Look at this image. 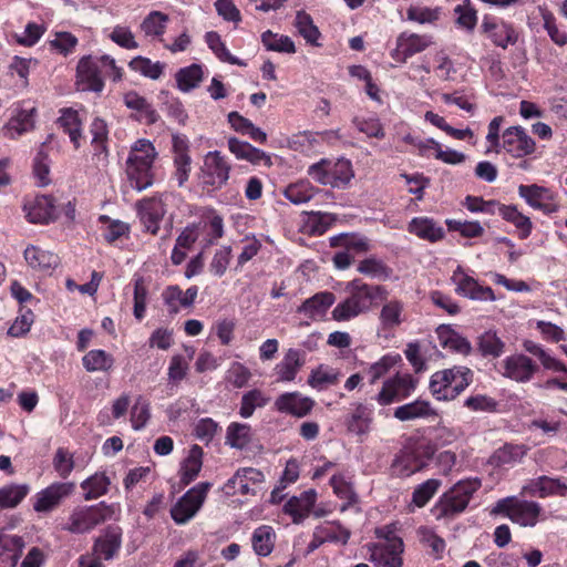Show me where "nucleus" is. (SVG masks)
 <instances>
[{
	"label": "nucleus",
	"mask_w": 567,
	"mask_h": 567,
	"mask_svg": "<svg viewBox=\"0 0 567 567\" xmlns=\"http://www.w3.org/2000/svg\"><path fill=\"white\" fill-rule=\"evenodd\" d=\"M349 297L339 302L332 310L331 316L336 321H349L361 313L369 311L375 298H385V289L381 286H370L360 279H354L347 285Z\"/></svg>",
	"instance_id": "nucleus-1"
},
{
	"label": "nucleus",
	"mask_w": 567,
	"mask_h": 567,
	"mask_svg": "<svg viewBox=\"0 0 567 567\" xmlns=\"http://www.w3.org/2000/svg\"><path fill=\"white\" fill-rule=\"evenodd\" d=\"M157 156L148 140H137L131 147L126 159V175L133 188L142 192L154 183L153 164Z\"/></svg>",
	"instance_id": "nucleus-2"
},
{
	"label": "nucleus",
	"mask_w": 567,
	"mask_h": 567,
	"mask_svg": "<svg viewBox=\"0 0 567 567\" xmlns=\"http://www.w3.org/2000/svg\"><path fill=\"white\" fill-rule=\"evenodd\" d=\"M308 175L321 185L344 188L354 177V172L349 159L322 158L308 167Z\"/></svg>",
	"instance_id": "nucleus-3"
},
{
	"label": "nucleus",
	"mask_w": 567,
	"mask_h": 567,
	"mask_svg": "<svg viewBox=\"0 0 567 567\" xmlns=\"http://www.w3.org/2000/svg\"><path fill=\"white\" fill-rule=\"evenodd\" d=\"M377 535L385 538V543L367 545L369 560L377 567H402L403 540L390 530L378 529Z\"/></svg>",
	"instance_id": "nucleus-4"
},
{
	"label": "nucleus",
	"mask_w": 567,
	"mask_h": 567,
	"mask_svg": "<svg viewBox=\"0 0 567 567\" xmlns=\"http://www.w3.org/2000/svg\"><path fill=\"white\" fill-rule=\"evenodd\" d=\"M112 514V507L104 502L92 506H79L73 509L63 529L72 534H85L104 523Z\"/></svg>",
	"instance_id": "nucleus-5"
},
{
	"label": "nucleus",
	"mask_w": 567,
	"mask_h": 567,
	"mask_svg": "<svg viewBox=\"0 0 567 567\" xmlns=\"http://www.w3.org/2000/svg\"><path fill=\"white\" fill-rule=\"evenodd\" d=\"M543 512L542 506L532 501H518L507 497L497 502L493 513L505 514L513 523L524 527L535 526Z\"/></svg>",
	"instance_id": "nucleus-6"
},
{
	"label": "nucleus",
	"mask_w": 567,
	"mask_h": 567,
	"mask_svg": "<svg viewBox=\"0 0 567 567\" xmlns=\"http://www.w3.org/2000/svg\"><path fill=\"white\" fill-rule=\"evenodd\" d=\"M481 487L478 480H466L456 483L441 498L437 509L440 516L453 517L462 513L468 505L472 495Z\"/></svg>",
	"instance_id": "nucleus-7"
},
{
	"label": "nucleus",
	"mask_w": 567,
	"mask_h": 567,
	"mask_svg": "<svg viewBox=\"0 0 567 567\" xmlns=\"http://www.w3.org/2000/svg\"><path fill=\"white\" fill-rule=\"evenodd\" d=\"M210 486L207 482L199 483L187 491L171 509L173 520L178 525L190 520L204 504Z\"/></svg>",
	"instance_id": "nucleus-8"
},
{
	"label": "nucleus",
	"mask_w": 567,
	"mask_h": 567,
	"mask_svg": "<svg viewBox=\"0 0 567 567\" xmlns=\"http://www.w3.org/2000/svg\"><path fill=\"white\" fill-rule=\"evenodd\" d=\"M230 165L218 151L208 152L203 161L199 181L204 187L220 189L228 181Z\"/></svg>",
	"instance_id": "nucleus-9"
},
{
	"label": "nucleus",
	"mask_w": 567,
	"mask_h": 567,
	"mask_svg": "<svg viewBox=\"0 0 567 567\" xmlns=\"http://www.w3.org/2000/svg\"><path fill=\"white\" fill-rule=\"evenodd\" d=\"M416 388V380L411 374H399L386 379L379 393L372 400L382 406L390 405L411 395Z\"/></svg>",
	"instance_id": "nucleus-10"
},
{
	"label": "nucleus",
	"mask_w": 567,
	"mask_h": 567,
	"mask_svg": "<svg viewBox=\"0 0 567 567\" xmlns=\"http://www.w3.org/2000/svg\"><path fill=\"white\" fill-rule=\"evenodd\" d=\"M434 450L430 445L419 446L414 450L401 451L392 463L393 473L400 477H408L426 466L432 458Z\"/></svg>",
	"instance_id": "nucleus-11"
},
{
	"label": "nucleus",
	"mask_w": 567,
	"mask_h": 567,
	"mask_svg": "<svg viewBox=\"0 0 567 567\" xmlns=\"http://www.w3.org/2000/svg\"><path fill=\"white\" fill-rule=\"evenodd\" d=\"M451 281L455 286V292L462 297L478 301L495 300L492 288L480 285L476 279L465 274L461 266L453 271Z\"/></svg>",
	"instance_id": "nucleus-12"
},
{
	"label": "nucleus",
	"mask_w": 567,
	"mask_h": 567,
	"mask_svg": "<svg viewBox=\"0 0 567 567\" xmlns=\"http://www.w3.org/2000/svg\"><path fill=\"white\" fill-rule=\"evenodd\" d=\"M136 209L144 230L156 235L159 230V223L166 214V205L163 198H143L136 203Z\"/></svg>",
	"instance_id": "nucleus-13"
},
{
	"label": "nucleus",
	"mask_w": 567,
	"mask_h": 567,
	"mask_svg": "<svg viewBox=\"0 0 567 567\" xmlns=\"http://www.w3.org/2000/svg\"><path fill=\"white\" fill-rule=\"evenodd\" d=\"M534 140L526 134L520 126H511L502 135V143L498 147L516 158L530 155L535 152Z\"/></svg>",
	"instance_id": "nucleus-14"
},
{
	"label": "nucleus",
	"mask_w": 567,
	"mask_h": 567,
	"mask_svg": "<svg viewBox=\"0 0 567 567\" xmlns=\"http://www.w3.org/2000/svg\"><path fill=\"white\" fill-rule=\"evenodd\" d=\"M76 85L80 91L101 92L104 87L102 70L90 55L83 56L76 66Z\"/></svg>",
	"instance_id": "nucleus-15"
},
{
	"label": "nucleus",
	"mask_w": 567,
	"mask_h": 567,
	"mask_svg": "<svg viewBox=\"0 0 567 567\" xmlns=\"http://www.w3.org/2000/svg\"><path fill=\"white\" fill-rule=\"evenodd\" d=\"M315 404V400L295 391L280 394L276 399L274 408L280 413L300 419L307 416L313 409Z\"/></svg>",
	"instance_id": "nucleus-16"
},
{
	"label": "nucleus",
	"mask_w": 567,
	"mask_h": 567,
	"mask_svg": "<svg viewBox=\"0 0 567 567\" xmlns=\"http://www.w3.org/2000/svg\"><path fill=\"white\" fill-rule=\"evenodd\" d=\"M75 488L72 482L53 483L37 495L33 507L35 512H49L56 507L64 498L70 496Z\"/></svg>",
	"instance_id": "nucleus-17"
},
{
	"label": "nucleus",
	"mask_w": 567,
	"mask_h": 567,
	"mask_svg": "<svg viewBox=\"0 0 567 567\" xmlns=\"http://www.w3.org/2000/svg\"><path fill=\"white\" fill-rule=\"evenodd\" d=\"M503 375L516 382H528L534 373L538 370V365L525 354H513L503 361Z\"/></svg>",
	"instance_id": "nucleus-18"
},
{
	"label": "nucleus",
	"mask_w": 567,
	"mask_h": 567,
	"mask_svg": "<svg viewBox=\"0 0 567 567\" xmlns=\"http://www.w3.org/2000/svg\"><path fill=\"white\" fill-rule=\"evenodd\" d=\"M27 218L32 224H49L58 217L54 198L47 195L37 196L23 207Z\"/></svg>",
	"instance_id": "nucleus-19"
},
{
	"label": "nucleus",
	"mask_w": 567,
	"mask_h": 567,
	"mask_svg": "<svg viewBox=\"0 0 567 567\" xmlns=\"http://www.w3.org/2000/svg\"><path fill=\"white\" fill-rule=\"evenodd\" d=\"M122 546V528L116 525H109L103 533L94 540L93 550L105 560L115 557Z\"/></svg>",
	"instance_id": "nucleus-20"
},
{
	"label": "nucleus",
	"mask_w": 567,
	"mask_h": 567,
	"mask_svg": "<svg viewBox=\"0 0 567 567\" xmlns=\"http://www.w3.org/2000/svg\"><path fill=\"white\" fill-rule=\"evenodd\" d=\"M432 43L427 35L403 32L396 40V48L392 56L405 61L408 58L424 51Z\"/></svg>",
	"instance_id": "nucleus-21"
},
{
	"label": "nucleus",
	"mask_w": 567,
	"mask_h": 567,
	"mask_svg": "<svg viewBox=\"0 0 567 567\" xmlns=\"http://www.w3.org/2000/svg\"><path fill=\"white\" fill-rule=\"evenodd\" d=\"M317 501V493L315 489H308L298 496H292L284 506L286 514L292 517L295 524H300L306 517L309 516Z\"/></svg>",
	"instance_id": "nucleus-22"
},
{
	"label": "nucleus",
	"mask_w": 567,
	"mask_h": 567,
	"mask_svg": "<svg viewBox=\"0 0 567 567\" xmlns=\"http://www.w3.org/2000/svg\"><path fill=\"white\" fill-rule=\"evenodd\" d=\"M336 296L330 291H320L306 299L297 312L305 315L310 320L323 317L327 310L334 303Z\"/></svg>",
	"instance_id": "nucleus-23"
},
{
	"label": "nucleus",
	"mask_w": 567,
	"mask_h": 567,
	"mask_svg": "<svg viewBox=\"0 0 567 567\" xmlns=\"http://www.w3.org/2000/svg\"><path fill=\"white\" fill-rule=\"evenodd\" d=\"M228 148L238 159L248 161L254 165L264 164L267 167L272 165L271 157L267 153L236 137L228 138Z\"/></svg>",
	"instance_id": "nucleus-24"
},
{
	"label": "nucleus",
	"mask_w": 567,
	"mask_h": 567,
	"mask_svg": "<svg viewBox=\"0 0 567 567\" xmlns=\"http://www.w3.org/2000/svg\"><path fill=\"white\" fill-rule=\"evenodd\" d=\"M373 421V406L369 403H357L353 412L348 416L346 424L348 431L357 435H364L370 431Z\"/></svg>",
	"instance_id": "nucleus-25"
},
{
	"label": "nucleus",
	"mask_w": 567,
	"mask_h": 567,
	"mask_svg": "<svg viewBox=\"0 0 567 567\" xmlns=\"http://www.w3.org/2000/svg\"><path fill=\"white\" fill-rule=\"evenodd\" d=\"M35 109H16V113L11 115L9 122L3 127L4 135L9 138H17L34 126Z\"/></svg>",
	"instance_id": "nucleus-26"
},
{
	"label": "nucleus",
	"mask_w": 567,
	"mask_h": 567,
	"mask_svg": "<svg viewBox=\"0 0 567 567\" xmlns=\"http://www.w3.org/2000/svg\"><path fill=\"white\" fill-rule=\"evenodd\" d=\"M482 29L495 45L503 49L517 41V33L511 24L504 22L495 23L485 19L482 23Z\"/></svg>",
	"instance_id": "nucleus-27"
},
{
	"label": "nucleus",
	"mask_w": 567,
	"mask_h": 567,
	"mask_svg": "<svg viewBox=\"0 0 567 567\" xmlns=\"http://www.w3.org/2000/svg\"><path fill=\"white\" fill-rule=\"evenodd\" d=\"M379 321L382 330H394L404 321V303L398 299L386 300L381 308Z\"/></svg>",
	"instance_id": "nucleus-28"
},
{
	"label": "nucleus",
	"mask_w": 567,
	"mask_h": 567,
	"mask_svg": "<svg viewBox=\"0 0 567 567\" xmlns=\"http://www.w3.org/2000/svg\"><path fill=\"white\" fill-rule=\"evenodd\" d=\"M24 259L30 267L38 270L54 269L60 264L58 255L37 246L25 248Z\"/></svg>",
	"instance_id": "nucleus-29"
},
{
	"label": "nucleus",
	"mask_w": 567,
	"mask_h": 567,
	"mask_svg": "<svg viewBox=\"0 0 567 567\" xmlns=\"http://www.w3.org/2000/svg\"><path fill=\"white\" fill-rule=\"evenodd\" d=\"M409 231L421 239L435 243L443 238L444 229L427 217L413 218L408 227Z\"/></svg>",
	"instance_id": "nucleus-30"
},
{
	"label": "nucleus",
	"mask_w": 567,
	"mask_h": 567,
	"mask_svg": "<svg viewBox=\"0 0 567 567\" xmlns=\"http://www.w3.org/2000/svg\"><path fill=\"white\" fill-rule=\"evenodd\" d=\"M436 333L440 344L443 348L464 355L471 353V342L450 327L441 326L437 328Z\"/></svg>",
	"instance_id": "nucleus-31"
},
{
	"label": "nucleus",
	"mask_w": 567,
	"mask_h": 567,
	"mask_svg": "<svg viewBox=\"0 0 567 567\" xmlns=\"http://www.w3.org/2000/svg\"><path fill=\"white\" fill-rule=\"evenodd\" d=\"M394 417L405 422L415 419H424L436 416V411L431 406L430 402L424 400H415L414 402L398 406L394 410Z\"/></svg>",
	"instance_id": "nucleus-32"
},
{
	"label": "nucleus",
	"mask_w": 567,
	"mask_h": 567,
	"mask_svg": "<svg viewBox=\"0 0 567 567\" xmlns=\"http://www.w3.org/2000/svg\"><path fill=\"white\" fill-rule=\"evenodd\" d=\"M302 353L296 349H289L282 361L277 364L276 371L280 381H293L298 371L303 367Z\"/></svg>",
	"instance_id": "nucleus-33"
},
{
	"label": "nucleus",
	"mask_w": 567,
	"mask_h": 567,
	"mask_svg": "<svg viewBox=\"0 0 567 567\" xmlns=\"http://www.w3.org/2000/svg\"><path fill=\"white\" fill-rule=\"evenodd\" d=\"M203 449L198 445H193L189 450L188 456L183 461L179 476L181 484L187 486L199 474L203 465Z\"/></svg>",
	"instance_id": "nucleus-34"
},
{
	"label": "nucleus",
	"mask_w": 567,
	"mask_h": 567,
	"mask_svg": "<svg viewBox=\"0 0 567 567\" xmlns=\"http://www.w3.org/2000/svg\"><path fill=\"white\" fill-rule=\"evenodd\" d=\"M58 125L70 136L75 148L80 147L82 136V120L74 109H64L56 121Z\"/></svg>",
	"instance_id": "nucleus-35"
},
{
	"label": "nucleus",
	"mask_w": 567,
	"mask_h": 567,
	"mask_svg": "<svg viewBox=\"0 0 567 567\" xmlns=\"http://www.w3.org/2000/svg\"><path fill=\"white\" fill-rule=\"evenodd\" d=\"M276 542L272 527L262 525L256 528L251 535V546L256 555L266 557L271 554Z\"/></svg>",
	"instance_id": "nucleus-36"
},
{
	"label": "nucleus",
	"mask_w": 567,
	"mask_h": 567,
	"mask_svg": "<svg viewBox=\"0 0 567 567\" xmlns=\"http://www.w3.org/2000/svg\"><path fill=\"white\" fill-rule=\"evenodd\" d=\"M457 365L450 369H444L433 373L430 380V391L432 395L440 401H443V395L449 393L452 389L453 381L455 378V370Z\"/></svg>",
	"instance_id": "nucleus-37"
},
{
	"label": "nucleus",
	"mask_w": 567,
	"mask_h": 567,
	"mask_svg": "<svg viewBox=\"0 0 567 567\" xmlns=\"http://www.w3.org/2000/svg\"><path fill=\"white\" fill-rule=\"evenodd\" d=\"M499 215L518 229L520 238L525 239L530 235L533 224L529 217L518 212L516 206L505 205L504 207H499Z\"/></svg>",
	"instance_id": "nucleus-38"
},
{
	"label": "nucleus",
	"mask_w": 567,
	"mask_h": 567,
	"mask_svg": "<svg viewBox=\"0 0 567 567\" xmlns=\"http://www.w3.org/2000/svg\"><path fill=\"white\" fill-rule=\"evenodd\" d=\"M270 402V396L261 390L254 389L243 394L239 415L244 419L250 417L257 408H265Z\"/></svg>",
	"instance_id": "nucleus-39"
},
{
	"label": "nucleus",
	"mask_w": 567,
	"mask_h": 567,
	"mask_svg": "<svg viewBox=\"0 0 567 567\" xmlns=\"http://www.w3.org/2000/svg\"><path fill=\"white\" fill-rule=\"evenodd\" d=\"M251 441V427L246 423L233 422L226 431V444L234 449L243 450Z\"/></svg>",
	"instance_id": "nucleus-40"
},
{
	"label": "nucleus",
	"mask_w": 567,
	"mask_h": 567,
	"mask_svg": "<svg viewBox=\"0 0 567 567\" xmlns=\"http://www.w3.org/2000/svg\"><path fill=\"white\" fill-rule=\"evenodd\" d=\"M295 27L298 33L311 45H320L318 39L321 33L309 13L303 10L297 11Z\"/></svg>",
	"instance_id": "nucleus-41"
},
{
	"label": "nucleus",
	"mask_w": 567,
	"mask_h": 567,
	"mask_svg": "<svg viewBox=\"0 0 567 567\" xmlns=\"http://www.w3.org/2000/svg\"><path fill=\"white\" fill-rule=\"evenodd\" d=\"M111 482L104 473H95L81 483V488L84 491V499H96L109 491Z\"/></svg>",
	"instance_id": "nucleus-42"
},
{
	"label": "nucleus",
	"mask_w": 567,
	"mask_h": 567,
	"mask_svg": "<svg viewBox=\"0 0 567 567\" xmlns=\"http://www.w3.org/2000/svg\"><path fill=\"white\" fill-rule=\"evenodd\" d=\"M317 192L318 189L310 182L299 181L288 185L284 190V195L290 203L301 205L309 202Z\"/></svg>",
	"instance_id": "nucleus-43"
},
{
	"label": "nucleus",
	"mask_w": 567,
	"mask_h": 567,
	"mask_svg": "<svg viewBox=\"0 0 567 567\" xmlns=\"http://www.w3.org/2000/svg\"><path fill=\"white\" fill-rule=\"evenodd\" d=\"M524 455L523 446L505 444L497 449L489 457V464L496 467L514 464Z\"/></svg>",
	"instance_id": "nucleus-44"
},
{
	"label": "nucleus",
	"mask_w": 567,
	"mask_h": 567,
	"mask_svg": "<svg viewBox=\"0 0 567 567\" xmlns=\"http://www.w3.org/2000/svg\"><path fill=\"white\" fill-rule=\"evenodd\" d=\"M82 362L89 372L109 371L114 364V359L104 350H91L83 357Z\"/></svg>",
	"instance_id": "nucleus-45"
},
{
	"label": "nucleus",
	"mask_w": 567,
	"mask_h": 567,
	"mask_svg": "<svg viewBox=\"0 0 567 567\" xmlns=\"http://www.w3.org/2000/svg\"><path fill=\"white\" fill-rule=\"evenodd\" d=\"M177 86L181 91L188 92L198 86L203 79V70L198 64H192L187 68L181 69L176 73Z\"/></svg>",
	"instance_id": "nucleus-46"
},
{
	"label": "nucleus",
	"mask_w": 567,
	"mask_h": 567,
	"mask_svg": "<svg viewBox=\"0 0 567 567\" xmlns=\"http://www.w3.org/2000/svg\"><path fill=\"white\" fill-rule=\"evenodd\" d=\"M518 194L526 203L533 208L537 209L544 200H551L554 198L551 192L545 187L533 185H519Z\"/></svg>",
	"instance_id": "nucleus-47"
},
{
	"label": "nucleus",
	"mask_w": 567,
	"mask_h": 567,
	"mask_svg": "<svg viewBox=\"0 0 567 567\" xmlns=\"http://www.w3.org/2000/svg\"><path fill=\"white\" fill-rule=\"evenodd\" d=\"M261 42L268 51H276L282 53H295L296 47L293 41L288 35H279L272 33L270 30L261 34Z\"/></svg>",
	"instance_id": "nucleus-48"
},
{
	"label": "nucleus",
	"mask_w": 567,
	"mask_h": 567,
	"mask_svg": "<svg viewBox=\"0 0 567 567\" xmlns=\"http://www.w3.org/2000/svg\"><path fill=\"white\" fill-rule=\"evenodd\" d=\"M332 247H344L348 251L353 250L355 252H367L371 249L369 238L362 235H341L339 237L331 238Z\"/></svg>",
	"instance_id": "nucleus-49"
},
{
	"label": "nucleus",
	"mask_w": 567,
	"mask_h": 567,
	"mask_svg": "<svg viewBox=\"0 0 567 567\" xmlns=\"http://www.w3.org/2000/svg\"><path fill=\"white\" fill-rule=\"evenodd\" d=\"M205 41L208 48L215 53V55L223 62H227L234 65H243L244 63L230 54L225 43L221 41L220 35L215 31H209L205 34Z\"/></svg>",
	"instance_id": "nucleus-50"
},
{
	"label": "nucleus",
	"mask_w": 567,
	"mask_h": 567,
	"mask_svg": "<svg viewBox=\"0 0 567 567\" xmlns=\"http://www.w3.org/2000/svg\"><path fill=\"white\" fill-rule=\"evenodd\" d=\"M28 485H6L0 488V507L13 508L18 506L21 501L28 495Z\"/></svg>",
	"instance_id": "nucleus-51"
},
{
	"label": "nucleus",
	"mask_w": 567,
	"mask_h": 567,
	"mask_svg": "<svg viewBox=\"0 0 567 567\" xmlns=\"http://www.w3.org/2000/svg\"><path fill=\"white\" fill-rule=\"evenodd\" d=\"M339 375L340 373L334 369L319 365L317 369L311 371L308 384L313 389L322 390L327 385L338 383Z\"/></svg>",
	"instance_id": "nucleus-52"
},
{
	"label": "nucleus",
	"mask_w": 567,
	"mask_h": 567,
	"mask_svg": "<svg viewBox=\"0 0 567 567\" xmlns=\"http://www.w3.org/2000/svg\"><path fill=\"white\" fill-rule=\"evenodd\" d=\"M358 271L371 278L386 280L390 278L392 270L382 260L370 257L360 261Z\"/></svg>",
	"instance_id": "nucleus-53"
},
{
	"label": "nucleus",
	"mask_w": 567,
	"mask_h": 567,
	"mask_svg": "<svg viewBox=\"0 0 567 567\" xmlns=\"http://www.w3.org/2000/svg\"><path fill=\"white\" fill-rule=\"evenodd\" d=\"M533 486L538 491L540 497L549 495L566 496L567 485L559 478H551L548 476H539Z\"/></svg>",
	"instance_id": "nucleus-54"
},
{
	"label": "nucleus",
	"mask_w": 567,
	"mask_h": 567,
	"mask_svg": "<svg viewBox=\"0 0 567 567\" xmlns=\"http://www.w3.org/2000/svg\"><path fill=\"white\" fill-rule=\"evenodd\" d=\"M452 389L447 394L443 395V401L454 400L473 381V372L467 367L457 365Z\"/></svg>",
	"instance_id": "nucleus-55"
},
{
	"label": "nucleus",
	"mask_w": 567,
	"mask_h": 567,
	"mask_svg": "<svg viewBox=\"0 0 567 567\" xmlns=\"http://www.w3.org/2000/svg\"><path fill=\"white\" fill-rule=\"evenodd\" d=\"M330 484L333 488L334 494L343 499L346 503L342 505L341 511H344L348 506L357 503L358 496L353 491L352 485L346 481L342 475H333L330 478Z\"/></svg>",
	"instance_id": "nucleus-56"
},
{
	"label": "nucleus",
	"mask_w": 567,
	"mask_h": 567,
	"mask_svg": "<svg viewBox=\"0 0 567 567\" xmlns=\"http://www.w3.org/2000/svg\"><path fill=\"white\" fill-rule=\"evenodd\" d=\"M504 342L494 331H486L478 338V349L484 357H499L504 351Z\"/></svg>",
	"instance_id": "nucleus-57"
},
{
	"label": "nucleus",
	"mask_w": 567,
	"mask_h": 567,
	"mask_svg": "<svg viewBox=\"0 0 567 567\" xmlns=\"http://www.w3.org/2000/svg\"><path fill=\"white\" fill-rule=\"evenodd\" d=\"M47 142L42 143L41 148L38 151L34 163H33V174L38 181L39 186H47L50 184V166H49V155L44 152V146Z\"/></svg>",
	"instance_id": "nucleus-58"
},
{
	"label": "nucleus",
	"mask_w": 567,
	"mask_h": 567,
	"mask_svg": "<svg viewBox=\"0 0 567 567\" xmlns=\"http://www.w3.org/2000/svg\"><path fill=\"white\" fill-rule=\"evenodd\" d=\"M130 68L144 76L156 80L162 75L164 65L159 62L153 63L147 58L136 56L130 62Z\"/></svg>",
	"instance_id": "nucleus-59"
},
{
	"label": "nucleus",
	"mask_w": 567,
	"mask_h": 567,
	"mask_svg": "<svg viewBox=\"0 0 567 567\" xmlns=\"http://www.w3.org/2000/svg\"><path fill=\"white\" fill-rule=\"evenodd\" d=\"M324 543H340L346 545L351 536L348 528L339 523L318 526Z\"/></svg>",
	"instance_id": "nucleus-60"
},
{
	"label": "nucleus",
	"mask_w": 567,
	"mask_h": 567,
	"mask_svg": "<svg viewBox=\"0 0 567 567\" xmlns=\"http://www.w3.org/2000/svg\"><path fill=\"white\" fill-rule=\"evenodd\" d=\"M497 401L486 394H473L464 401V406L472 412L494 413L497 410Z\"/></svg>",
	"instance_id": "nucleus-61"
},
{
	"label": "nucleus",
	"mask_w": 567,
	"mask_h": 567,
	"mask_svg": "<svg viewBox=\"0 0 567 567\" xmlns=\"http://www.w3.org/2000/svg\"><path fill=\"white\" fill-rule=\"evenodd\" d=\"M400 360L399 355H383L379 361L371 364L368 369L370 375V383H375L379 379L384 377Z\"/></svg>",
	"instance_id": "nucleus-62"
},
{
	"label": "nucleus",
	"mask_w": 567,
	"mask_h": 567,
	"mask_svg": "<svg viewBox=\"0 0 567 567\" xmlns=\"http://www.w3.org/2000/svg\"><path fill=\"white\" fill-rule=\"evenodd\" d=\"M441 485V482L435 478L427 480L426 482L419 485L413 492V503L417 507H423L436 493Z\"/></svg>",
	"instance_id": "nucleus-63"
},
{
	"label": "nucleus",
	"mask_w": 567,
	"mask_h": 567,
	"mask_svg": "<svg viewBox=\"0 0 567 567\" xmlns=\"http://www.w3.org/2000/svg\"><path fill=\"white\" fill-rule=\"evenodd\" d=\"M167 16L159 11H152L142 22L141 28L146 35H161L165 30Z\"/></svg>",
	"instance_id": "nucleus-64"
}]
</instances>
